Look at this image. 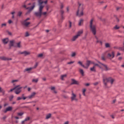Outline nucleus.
Returning <instances> with one entry per match:
<instances>
[{"label":"nucleus","mask_w":124,"mask_h":124,"mask_svg":"<svg viewBox=\"0 0 124 124\" xmlns=\"http://www.w3.org/2000/svg\"><path fill=\"white\" fill-rule=\"evenodd\" d=\"M93 64H94L93 66L90 68L91 71H93V72H95L96 67H99V68H101V69H105V70H106V71L108 70V67H107V65L104 64H103L100 62H99V64L93 63Z\"/></svg>","instance_id":"1"},{"label":"nucleus","mask_w":124,"mask_h":124,"mask_svg":"<svg viewBox=\"0 0 124 124\" xmlns=\"http://www.w3.org/2000/svg\"><path fill=\"white\" fill-rule=\"evenodd\" d=\"M39 11L35 12L34 14L36 17H39V18H40L42 15V10H43V8H44V5H42L43 2L39 1Z\"/></svg>","instance_id":"2"},{"label":"nucleus","mask_w":124,"mask_h":124,"mask_svg":"<svg viewBox=\"0 0 124 124\" xmlns=\"http://www.w3.org/2000/svg\"><path fill=\"white\" fill-rule=\"evenodd\" d=\"M90 28L93 34L95 35L96 34V25L93 23V18L90 21Z\"/></svg>","instance_id":"3"},{"label":"nucleus","mask_w":124,"mask_h":124,"mask_svg":"<svg viewBox=\"0 0 124 124\" xmlns=\"http://www.w3.org/2000/svg\"><path fill=\"white\" fill-rule=\"evenodd\" d=\"M78 9L77 12V16L78 17H81V16H83L84 15V13H83V10H84V5L82 3H78Z\"/></svg>","instance_id":"4"},{"label":"nucleus","mask_w":124,"mask_h":124,"mask_svg":"<svg viewBox=\"0 0 124 124\" xmlns=\"http://www.w3.org/2000/svg\"><path fill=\"white\" fill-rule=\"evenodd\" d=\"M22 88V87H20V85H17L15 88L11 89L10 92H13V91H15V93L16 94H19V93L22 92V90H21ZM10 92H9V93H10Z\"/></svg>","instance_id":"5"},{"label":"nucleus","mask_w":124,"mask_h":124,"mask_svg":"<svg viewBox=\"0 0 124 124\" xmlns=\"http://www.w3.org/2000/svg\"><path fill=\"white\" fill-rule=\"evenodd\" d=\"M103 82L105 86L107 85L108 82H109L112 85L113 84L114 82H115V79L112 78H106L103 79Z\"/></svg>","instance_id":"6"},{"label":"nucleus","mask_w":124,"mask_h":124,"mask_svg":"<svg viewBox=\"0 0 124 124\" xmlns=\"http://www.w3.org/2000/svg\"><path fill=\"white\" fill-rule=\"evenodd\" d=\"M22 7H24V8H26V9L28 10V12L26 14V15H28V14H30V13L31 12V11L33 9V8L35 7V5H34V3H33V5L31 7H27V6L26 5H23Z\"/></svg>","instance_id":"7"},{"label":"nucleus","mask_w":124,"mask_h":124,"mask_svg":"<svg viewBox=\"0 0 124 124\" xmlns=\"http://www.w3.org/2000/svg\"><path fill=\"white\" fill-rule=\"evenodd\" d=\"M83 33V30H81L79 31H78L77 34V35L74 36L72 38V41H75L79 36L81 35Z\"/></svg>","instance_id":"8"},{"label":"nucleus","mask_w":124,"mask_h":124,"mask_svg":"<svg viewBox=\"0 0 124 124\" xmlns=\"http://www.w3.org/2000/svg\"><path fill=\"white\" fill-rule=\"evenodd\" d=\"M92 63L93 64L94 62H92L91 61L87 60L86 61L85 66L84 65V68H86V69H88V68H89V67L90 66V65L91 64H92Z\"/></svg>","instance_id":"9"},{"label":"nucleus","mask_w":124,"mask_h":124,"mask_svg":"<svg viewBox=\"0 0 124 124\" xmlns=\"http://www.w3.org/2000/svg\"><path fill=\"white\" fill-rule=\"evenodd\" d=\"M30 20V18H28L26 19H25L22 23L23 25L25 26V27H28L30 24H31V22H27V21H29Z\"/></svg>","instance_id":"10"},{"label":"nucleus","mask_w":124,"mask_h":124,"mask_svg":"<svg viewBox=\"0 0 124 124\" xmlns=\"http://www.w3.org/2000/svg\"><path fill=\"white\" fill-rule=\"evenodd\" d=\"M115 57V52H114L113 51L108 53V59H113V58H114Z\"/></svg>","instance_id":"11"},{"label":"nucleus","mask_w":124,"mask_h":124,"mask_svg":"<svg viewBox=\"0 0 124 124\" xmlns=\"http://www.w3.org/2000/svg\"><path fill=\"white\" fill-rule=\"evenodd\" d=\"M72 101H73V100H75L76 101H77L78 99L76 98V95L74 94V93H72V96L71 97Z\"/></svg>","instance_id":"12"},{"label":"nucleus","mask_w":124,"mask_h":124,"mask_svg":"<svg viewBox=\"0 0 124 124\" xmlns=\"http://www.w3.org/2000/svg\"><path fill=\"white\" fill-rule=\"evenodd\" d=\"M35 94H36V93L33 92L31 93V94L28 96L27 97L29 98V99H31V98H33L34 96H35Z\"/></svg>","instance_id":"13"},{"label":"nucleus","mask_w":124,"mask_h":124,"mask_svg":"<svg viewBox=\"0 0 124 124\" xmlns=\"http://www.w3.org/2000/svg\"><path fill=\"white\" fill-rule=\"evenodd\" d=\"M78 84H79V82L77 80L74 79H72V85H78Z\"/></svg>","instance_id":"14"},{"label":"nucleus","mask_w":124,"mask_h":124,"mask_svg":"<svg viewBox=\"0 0 124 124\" xmlns=\"http://www.w3.org/2000/svg\"><path fill=\"white\" fill-rule=\"evenodd\" d=\"M0 60H2V61H11L12 59L11 58H7L5 57H2L0 58Z\"/></svg>","instance_id":"15"},{"label":"nucleus","mask_w":124,"mask_h":124,"mask_svg":"<svg viewBox=\"0 0 124 124\" xmlns=\"http://www.w3.org/2000/svg\"><path fill=\"white\" fill-rule=\"evenodd\" d=\"M8 41H9V40H8V38H7L2 40V42L4 43V44H7V43H8Z\"/></svg>","instance_id":"16"},{"label":"nucleus","mask_w":124,"mask_h":124,"mask_svg":"<svg viewBox=\"0 0 124 124\" xmlns=\"http://www.w3.org/2000/svg\"><path fill=\"white\" fill-rule=\"evenodd\" d=\"M32 69H33V68H32V67L27 68L25 69L24 71L25 72H26V71H27L29 73H30V71H31V70Z\"/></svg>","instance_id":"17"},{"label":"nucleus","mask_w":124,"mask_h":124,"mask_svg":"<svg viewBox=\"0 0 124 124\" xmlns=\"http://www.w3.org/2000/svg\"><path fill=\"white\" fill-rule=\"evenodd\" d=\"M20 54H24L25 56H28V55H30V52L28 51H24L22 52H21Z\"/></svg>","instance_id":"18"},{"label":"nucleus","mask_w":124,"mask_h":124,"mask_svg":"<svg viewBox=\"0 0 124 124\" xmlns=\"http://www.w3.org/2000/svg\"><path fill=\"white\" fill-rule=\"evenodd\" d=\"M14 45V41H10V44H9V47L10 49Z\"/></svg>","instance_id":"19"},{"label":"nucleus","mask_w":124,"mask_h":124,"mask_svg":"<svg viewBox=\"0 0 124 124\" xmlns=\"http://www.w3.org/2000/svg\"><path fill=\"white\" fill-rule=\"evenodd\" d=\"M61 13L62 20H63V19H64V17H63V15H62V14L64 13V11H63L62 10H61Z\"/></svg>","instance_id":"20"},{"label":"nucleus","mask_w":124,"mask_h":124,"mask_svg":"<svg viewBox=\"0 0 124 124\" xmlns=\"http://www.w3.org/2000/svg\"><path fill=\"white\" fill-rule=\"evenodd\" d=\"M95 38L97 39L96 43H100L101 45H102V41L99 40V39L97 38V37H95Z\"/></svg>","instance_id":"21"},{"label":"nucleus","mask_w":124,"mask_h":124,"mask_svg":"<svg viewBox=\"0 0 124 124\" xmlns=\"http://www.w3.org/2000/svg\"><path fill=\"white\" fill-rule=\"evenodd\" d=\"M66 78V75H62L61 77V80H64V78Z\"/></svg>","instance_id":"22"},{"label":"nucleus","mask_w":124,"mask_h":124,"mask_svg":"<svg viewBox=\"0 0 124 124\" xmlns=\"http://www.w3.org/2000/svg\"><path fill=\"white\" fill-rule=\"evenodd\" d=\"M83 22H84V20L80 19L78 22V26H82V24H83Z\"/></svg>","instance_id":"23"},{"label":"nucleus","mask_w":124,"mask_h":124,"mask_svg":"<svg viewBox=\"0 0 124 124\" xmlns=\"http://www.w3.org/2000/svg\"><path fill=\"white\" fill-rule=\"evenodd\" d=\"M79 72L81 74L82 76H84V70L82 69H79Z\"/></svg>","instance_id":"24"},{"label":"nucleus","mask_w":124,"mask_h":124,"mask_svg":"<svg viewBox=\"0 0 124 124\" xmlns=\"http://www.w3.org/2000/svg\"><path fill=\"white\" fill-rule=\"evenodd\" d=\"M39 1H41V2H43L42 5H43V3H45V4H46V3H47V0L43 1H42L41 0H39V1H38V3H39L38 5L39 4Z\"/></svg>","instance_id":"25"},{"label":"nucleus","mask_w":124,"mask_h":124,"mask_svg":"<svg viewBox=\"0 0 124 124\" xmlns=\"http://www.w3.org/2000/svg\"><path fill=\"white\" fill-rule=\"evenodd\" d=\"M106 48H110V44L107 43L105 44Z\"/></svg>","instance_id":"26"},{"label":"nucleus","mask_w":124,"mask_h":124,"mask_svg":"<svg viewBox=\"0 0 124 124\" xmlns=\"http://www.w3.org/2000/svg\"><path fill=\"white\" fill-rule=\"evenodd\" d=\"M78 63V64H80V65H81L82 66V67H85V65L83 64V63H82V62L81 61H79Z\"/></svg>","instance_id":"27"},{"label":"nucleus","mask_w":124,"mask_h":124,"mask_svg":"<svg viewBox=\"0 0 124 124\" xmlns=\"http://www.w3.org/2000/svg\"><path fill=\"white\" fill-rule=\"evenodd\" d=\"M51 91H53V93H57V91H55V87H51Z\"/></svg>","instance_id":"28"},{"label":"nucleus","mask_w":124,"mask_h":124,"mask_svg":"<svg viewBox=\"0 0 124 124\" xmlns=\"http://www.w3.org/2000/svg\"><path fill=\"white\" fill-rule=\"evenodd\" d=\"M68 26H69V28L71 29V27L72 26V23L71 21H69V22H68Z\"/></svg>","instance_id":"29"},{"label":"nucleus","mask_w":124,"mask_h":124,"mask_svg":"<svg viewBox=\"0 0 124 124\" xmlns=\"http://www.w3.org/2000/svg\"><path fill=\"white\" fill-rule=\"evenodd\" d=\"M6 109H7V111H12V107H8V108H6Z\"/></svg>","instance_id":"30"},{"label":"nucleus","mask_w":124,"mask_h":124,"mask_svg":"<svg viewBox=\"0 0 124 124\" xmlns=\"http://www.w3.org/2000/svg\"><path fill=\"white\" fill-rule=\"evenodd\" d=\"M32 82H34L35 83H37L38 82V78L33 79Z\"/></svg>","instance_id":"31"},{"label":"nucleus","mask_w":124,"mask_h":124,"mask_svg":"<svg viewBox=\"0 0 124 124\" xmlns=\"http://www.w3.org/2000/svg\"><path fill=\"white\" fill-rule=\"evenodd\" d=\"M14 97V96H13V95H11L9 97L10 101H12V99H13Z\"/></svg>","instance_id":"32"},{"label":"nucleus","mask_w":124,"mask_h":124,"mask_svg":"<svg viewBox=\"0 0 124 124\" xmlns=\"http://www.w3.org/2000/svg\"><path fill=\"white\" fill-rule=\"evenodd\" d=\"M37 65H38V63L36 62V64L34 65V67H32L31 68H33V69H34V68H36V67H37Z\"/></svg>","instance_id":"33"},{"label":"nucleus","mask_w":124,"mask_h":124,"mask_svg":"<svg viewBox=\"0 0 124 124\" xmlns=\"http://www.w3.org/2000/svg\"><path fill=\"white\" fill-rule=\"evenodd\" d=\"M50 118H51V114H47L46 116V119H50Z\"/></svg>","instance_id":"34"},{"label":"nucleus","mask_w":124,"mask_h":124,"mask_svg":"<svg viewBox=\"0 0 124 124\" xmlns=\"http://www.w3.org/2000/svg\"><path fill=\"white\" fill-rule=\"evenodd\" d=\"M20 44H21V42L17 43L16 44L17 47H18V48H20L21 47Z\"/></svg>","instance_id":"35"},{"label":"nucleus","mask_w":124,"mask_h":124,"mask_svg":"<svg viewBox=\"0 0 124 124\" xmlns=\"http://www.w3.org/2000/svg\"><path fill=\"white\" fill-rule=\"evenodd\" d=\"M3 27H6V23H2L1 25V28H3Z\"/></svg>","instance_id":"36"},{"label":"nucleus","mask_w":124,"mask_h":124,"mask_svg":"<svg viewBox=\"0 0 124 124\" xmlns=\"http://www.w3.org/2000/svg\"><path fill=\"white\" fill-rule=\"evenodd\" d=\"M17 115L18 116H23V115H24V113L23 112H19V113H17Z\"/></svg>","instance_id":"37"},{"label":"nucleus","mask_w":124,"mask_h":124,"mask_svg":"<svg viewBox=\"0 0 124 124\" xmlns=\"http://www.w3.org/2000/svg\"><path fill=\"white\" fill-rule=\"evenodd\" d=\"M85 93H86V89H83L82 91V94L84 95H86V94H85Z\"/></svg>","instance_id":"38"},{"label":"nucleus","mask_w":124,"mask_h":124,"mask_svg":"<svg viewBox=\"0 0 124 124\" xmlns=\"http://www.w3.org/2000/svg\"><path fill=\"white\" fill-rule=\"evenodd\" d=\"M76 56V53L75 52H73L71 54V57H75Z\"/></svg>","instance_id":"39"},{"label":"nucleus","mask_w":124,"mask_h":124,"mask_svg":"<svg viewBox=\"0 0 124 124\" xmlns=\"http://www.w3.org/2000/svg\"><path fill=\"white\" fill-rule=\"evenodd\" d=\"M25 36L26 37H28V36H30V34H29V32H26V33H25Z\"/></svg>","instance_id":"40"},{"label":"nucleus","mask_w":124,"mask_h":124,"mask_svg":"<svg viewBox=\"0 0 124 124\" xmlns=\"http://www.w3.org/2000/svg\"><path fill=\"white\" fill-rule=\"evenodd\" d=\"M114 29H115V30H119V29H120V27H118V26L116 25L114 27Z\"/></svg>","instance_id":"41"},{"label":"nucleus","mask_w":124,"mask_h":124,"mask_svg":"<svg viewBox=\"0 0 124 124\" xmlns=\"http://www.w3.org/2000/svg\"><path fill=\"white\" fill-rule=\"evenodd\" d=\"M38 57L39 58H41L42 57H43V54H40L38 55Z\"/></svg>","instance_id":"42"},{"label":"nucleus","mask_w":124,"mask_h":124,"mask_svg":"<svg viewBox=\"0 0 124 124\" xmlns=\"http://www.w3.org/2000/svg\"><path fill=\"white\" fill-rule=\"evenodd\" d=\"M25 122H27V121H30V117H27L25 120Z\"/></svg>","instance_id":"43"},{"label":"nucleus","mask_w":124,"mask_h":124,"mask_svg":"<svg viewBox=\"0 0 124 124\" xmlns=\"http://www.w3.org/2000/svg\"><path fill=\"white\" fill-rule=\"evenodd\" d=\"M72 63H74V61H72L67 63L68 64H71Z\"/></svg>","instance_id":"44"},{"label":"nucleus","mask_w":124,"mask_h":124,"mask_svg":"<svg viewBox=\"0 0 124 124\" xmlns=\"http://www.w3.org/2000/svg\"><path fill=\"white\" fill-rule=\"evenodd\" d=\"M18 16H21L22 15V12H19L17 14Z\"/></svg>","instance_id":"45"},{"label":"nucleus","mask_w":124,"mask_h":124,"mask_svg":"<svg viewBox=\"0 0 124 124\" xmlns=\"http://www.w3.org/2000/svg\"><path fill=\"white\" fill-rule=\"evenodd\" d=\"M47 13V12H43L42 13V15L45 16V15H46Z\"/></svg>","instance_id":"46"},{"label":"nucleus","mask_w":124,"mask_h":124,"mask_svg":"<svg viewBox=\"0 0 124 124\" xmlns=\"http://www.w3.org/2000/svg\"><path fill=\"white\" fill-rule=\"evenodd\" d=\"M15 82H18V80H13L12 83H15Z\"/></svg>","instance_id":"47"},{"label":"nucleus","mask_w":124,"mask_h":124,"mask_svg":"<svg viewBox=\"0 0 124 124\" xmlns=\"http://www.w3.org/2000/svg\"><path fill=\"white\" fill-rule=\"evenodd\" d=\"M22 97H18L17 98V100H21V99H22Z\"/></svg>","instance_id":"48"},{"label":"nucleus","mask_w":124,"mask_h":124,"mask_svg":"<svg viewBox=\"0 0 124 124\" xmlns=\"http://www.w3.org/2000/svg\"><path fill=\"white\" fill-rule=\"evenodd\" d=\"M2 92H3V90L0 87V93H2Z\"/></svg>","instance_id":"49"},{"label":"nucleus","mask_w":124,"mask_h":124,"mask_svg":"<svg viewBox=\"0 0 124 124\" xmlns=\"http://www.w3.org/2000/svg\"><path fill=\"white\" fill-rule=\"evenodd\" d=\"M49 7H50L49 6H48V5L46 6V8L47 11H48V10H49Z\"/></svg>","instance_id":"50"},{"label":"nucleus","mask_w":124,"mask_h":124,"mask_svg":"<svg viewBox=\"0 0 124 124\" xmlns=\"http://www.w3.org/2000/svg\"><path fill=\"white\" fill-rule=\"evenodd\" d=\"M9 105L8 103H5L4 105V107H6V106H8Z\"/></svg>","instance_id":"51"},{"label":"nucleus","mask_w":124,"mask_h":124,"mask_svg":"<svg viewBox=\"0 0 124 124\" xmlns=\"http://www.w3.org/2000/svg\"><path fill=\"white\" fill-rule=\"evenodd\" d=\"M22 98L24 100L27 99V98H29L28 97H22Z\"/></svg>","instance_id":"52"},{"label":"nucleus","mask_w":124,"mask_h":124,"mask_svg":"<svg viewBox=\"0 0 124 124\" xmlns=\"http://www.w3.org/2000/svg\"><path fill=\"white\" fill-rule=\"evenodd\" d=\"M93 85H94V86H97V85H98V82L94 83H93Z\"/></svg>","instance_id":"53"},{"label":"nucleus","mask_w":124,"mask_h":124,"mask_svg":"<svg viewBox=\"0 0 124 124\" xmlns=\"http://www.w3.org/2000/svg\"><path fill=\"white\" fill-rule=\"evenodd\" d=\"M8 23H9V24H11V23H12V20H9Z\"/></svg>","instance_id":"54"},{"label":"nucleus","mask_w":124,"mask_h":124,"mask_svg":"<svg viewBox=\"0 0 124 124\" xmlns=\"http://www.w3.org/2000/svg\"><path fill=\"white\" fill-rule=\"evenodd\" d=\"M62 8H63V5L62 4L61 5V9H62Z\"/></svg>","instance_id":"55"},{"label":"nucleus","mask_w":124,"mask_h":124,"mask_svg":"<svg viewBox=\"0 0 124 124\" xmlns=\"http://www.w3.org/2000/svg\"><path fill=\"white\" fill-rule=\"evenodd\" d=\"M102 60L103 61H105V58H104V56H102Z\"/></svg>","instance_id":"56"},{"label":"nucleus","mask_w":124,"mask_h":124,"mask_svg":"<svg viewBox=\"0 0 124 124\" xmlns=\"http://www.w3.org/2000/svg\"><path fill=\"white\" fill-rule=\"evenodd\" d=\"M7 112H8V111L7 110V109L6 108V109L5 110H4V113H7Z\"/></svg>","instance_id":"57"},{"label":"nucleus","mask_w":124,"mask_h":124,"mask_svg":"<svg viewBox=\"0 0 124 124\" xmlns=\"http://www.w3.org/2000/svg\"><path fill=\"white\" fill-rule=\"evenodd\" d=\"M6 118H7V116H4V117H3V120H5V119H6Z\"/></svg>","instance_id":"58"},{"label":"nucleus","mask_w":124,"mask_h":124,"mask_svg":"<svg viewBox=\"0 0 124 124\" xmlns=\"http://www.w3.org/2000/svg\"><path fill=\"white\" fill-rule=\"evenodd\" d=\"M69 124L68 121H67V122H65L64 124Z\"/></svg>","instance_id":"59"},{"label":"nucleus","mask_w":124,"mask_h":124,"mask_svg":"<svg viewBox=\"0 0 124 124\" xmlns=\"http://www.w3.org/2000/svg\"><path fill=\"white\" fill-rule=\"evenodd\" d=\"M25 122H26V121H25V120H24V121H23L22 122V124H25Z\"/></svg>","instance_id":"60"},{"label":"nucleus","mask_w":124,"mask_h":124,"mask_svg":"<svg viewBox=\"0 0 124 124\" xmlns=\"http://www.w3.org/2000/svg\"><path fill=\"white\" fill-rule=\"evenodd\" d=\"M8 33L9 35H11V34H12L11 32H8Z\"/></svg>","instance_id":"61"},{"label":"nucleus","mask_w":124,"mask_h":124,"mask_svg":"<svg viewBox=\"0 0 124 124\" xmlns=\"http://www.w3.org/2000/svg\"><path fill=\"white\" fill-rule=\"evenodd\" d=\"M117 56H121V53H117Z\"/></svg>","instance_id":"62"},{"label":"nucleus","mask_w":124,"mask_h":124,"mask_svg":"<svg viewBox=\"0 0 124 124\" xmlns=\"http://www.w3.org/2000/svg\"><path fill=\"white\" fill-rule=\"evenodd\" d=\"M89 85H90L89 83H86V84H85V86H89Z\"/></svg>","instance_id":"63"},{"label":"nucleus","mask_w":124,"mask_h":124,"mask_svg":"<svg viewBox=\"0 0 124 124\" xmlns=\"http://www.w3.org/2000/svg\"><path fill=\"white\" fill-rule=\"evenodd\" d=\"M122 58L121 57L118 58V59L119 60V61H121V60H122Z\"/></svg>","instance_id":"64"}]
</instances>
